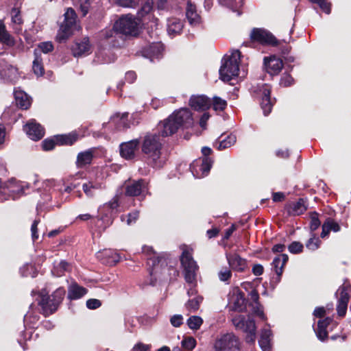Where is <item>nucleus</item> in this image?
Listing matches in <instances>:
<instances>
[{
	"instance_id": "3",
	"label": "nucleus",
	"mask_w": 351,
	"mask_h": 351,
	"mask_svg": "<svg viewBox=\"0 0 351 351\" xmlns=\"http://www.w3.org/2000/svg\"><path fill=\"white\" fill-rule=\"evenodd\" d=\"M114 29L126 36L136 37L140 33L141 21L132 14L123 15L114 23Z\"/></svg>"
},
{
	"instance_id": "43",
	"label": "nucleus",
	"mask_w": 351,
	"mask_h": 351,
	"mask_svg": "<svg viewBox=\"0 0 351 351\" xmlns=\"http://www.w3.org/2000/svg\"><path fill=\"white\" fill-rule=\"evenodd\" d=\"M189 328L191 330H199L203 324L201 317L197 315L191 316L186 321Z\"/></svg>"
},
{
	"instance_id": "61",
	"label": "nucleus",
	"mask_w": 351,
	"mask_h": 351,
	"mask_svg": "<svg viewBox=\"0 0 351 351\" xmlns=\"http://www.w3.org/2000/svg\"><path fill=\"white\" fill-rule=\"evenodd\" d=\"M151 348L150 345L145 344L141 342H138L134 345L132 351H149Z\"/></svg>"
},
{
	"instance_id": "32",
	"label": "nucleus",
	"mask_w": 351,
	"mask_h": 351,
	"mask_svg": "<svg viewBox=\"0 0 351 351\" xmlns=\"http://www.w3.org/2000/svg\"><path fill=\"white\" fill-rule=\"evenodd\" d=\"M11 20L14 31L16 34H20L22 32V24L23 21L22 19L21 12L17 8H13L11 11Z\"/></svg>"
},
{
	"instance_id": "33",
	"label": "nucleus",
	"mask_w": 351,
	"mask_h": 351,
	"mask_svg": "<svg viewBox=\"0 0 351 351\" xmlns=\"http://www.w3.org/2000/svg\"><path fill=\"white\" fill-rule=\"evenodd\" d=\"M271 332L269 329L262 330L258 343L263 351H271Z\"/></svg>"
},
{
	"instance_id": "56",
	"label": "nucleus",
	"mask_w": 351,
	"mask_h": 351,
	"mask_svg": "<svg viewBox=\"0 0 351 351\" xmlns=\"http://www.w3.org/2000/svg\"><path fill=\"white\" fill-rule=\"evenodd\" d=\"M320 226V221L317 213H313L311 217L310 228L311 232H314Z\"/></svg>"
},
{
	"instance_id": "1",
	"label": "nucleus",
	"mask_w": 351,
	"mask_h": 351,
	"mask_svg": "<svg viewBox=\"0 0 351 351\" xmlns=\"http://www.w3.org/2000/svg\"><path fill=\"white\" fill-rule=\"evenodd\" d=\"M141 149L148 164L154 168H160L163 166L166 158L162 154V143L158 135L146 134L142 141Z\"/></svg>"
},
{
	"instance_id": "11",
	"label": "nucleus",
	"mask_w": 351,
	"mask_h": 351,
	"mask_svg": "<svg viewBox=\"0 0 351 351\" xmlns=\"http://www.w3.org/2000/svg\"><path fill=\"white\" fill-rule=\"evenodd\" d=\"M170 120H173L179 128H187L193 123L192 114L188 108H181L175 111L170 115Z\"/></svg>"
},
{
	"instance_id": "14",
	"label": "nucleus",
	"mask_w": 351,
	"mask_h": 351,
	"mask_svg": "<svg viewBox=\"0 0 351 351\" xmlns=\"http://www.w3.org/2000/svg\"><path fill=\"white\" fill-rule=\"evenodd\" d=\"M0 75L9 82H15L19 77L17 68L9 64L4 60H0Z\"/></svg>"
},
{
	"instance_id": "46",
	"label": "nucleus",
	"mask_w": 351,
	"mask_h": 351,
	"mask_svg": "<svg viewBox=\"0 0 351 351\" xmlns=\"http://www.w3.org/2000/svg\"><path fill=\"white\" fill-rule=\"evenodd\" d=\"M139 217V212L138 210H134V212H132L129 213L127 215H122L121 217V219L122 221H126V223L128 225H131L134 223H135L137 220V219Z\"/></svg>"
},
{
	"instance_id": "8",
	"label": "nucleus",
	"mask_w": 351,
	"mask_h": 351,
	"mask_svg": "<svg viewBox=\"0 0 351 351\" xmlns=\"http://www.w3.org/2000/svg\"><path fill=\"white\" fill-rule=\"evenodd\" d=\"M234 326L246 333L245 341L247 343H254L256 339V325L254 319L242 315L235 316L232 319Z\"/></svg>"
},
{
	"instance_id": "30",
	"label": "nucleus",
	"mask_w": 351,
	"mask_h": 351,
	"mask_svg": "<svg viewBox=\"0 0 351 351\" xmlns=\"http://www.w3.org/2000/svg\"><path fill=\"white\" fill-rule=\"evenodd\" d=\"M87 293V289L79 286L77 283L71 284L68 289V298L70 300H77L83 297Z\"/></svg>"
},
{
	"instance_id": "35",
	"label": "nucleus",
	"mask_w": 351,
	"mask_h": 351,
	"mask_svg": "<svg viewBox=\"0 0 351 351\" xmlns=\"http://www.w3.org/2000/svg\"><path fill=\"white\" fill-rule=\"evenodd\" d=\"M287 261L288 256L285 254H280L273 260L272 265L275 272L278 276V277L282 275L284 265Z\"/></svg>"
},
{
	"instance_id": "6",
	"label": "nucleus",
	"mask_w": 351,
	"mask_h": 351,
	"mask_svg": "<svg viewBox=\"0 0 351 351\" xmlns=\"http://www.w3.org/2000/svg\"><path fill=\"white\" fill-rule=\"evenodd\" d=\"M64 295L65 290L62 287L58 288L51 295L52 298V303L51 304H49L48 300H49V296L48 295V293L46 292L45 290H42L40 293V300L38 304L40 306L43 314L47 316L55 312L59 304L62 302Z\"/></svg>"
},
{
	"instance_id": "15",
	"label": "nucleus",
	"mask_w": 351,
	"mask_h": 351,
	"mask_svg": "<svg viewBox=\"0 0 351 351\" xmlns=\"http://www.w3.org/2000/svg\"><path fill=\"white\" fill-rule=\"evenodd\" d=\"M139 146V141L137 139L123 143L120 145L121 156L126 160L133 159L136 156Z\"/></svg>"
},
{
	"instance_id": "41",
	"label": "nucleus",
	"mask_w": 351,
	"mask_h": 351,
	"mask_svg": "<svg viewBox=\"0 0 351 351\" xmlns=\"http://www.w3.org/2000/svg\"><path fill=\"white\" fill-rule=\"evenodd\" d=\"M70 265L65 261H61L54 265L53 269L51 272L53 276H61L65 271H68L70 269Z\"/></svg>"
},
{
	"instance_id": "7",
	"label": "nucleus",
	"mask_w": 351,
	"mask_h": 351,
	"mask_svg": "<svg viewBox=\"0 0 351 351\" xmlns=\"http://www.w3.org/2000/svg\"><path fill=\"white\" fill-rule=\"evenodd\" d=\"M213 350L214 351H241V342L234 334L226 333L217 337Z\"/></svg>"
},
{
	"instance_id": "10",
	"label": "nucleus",
	"mask_w": 351,
	"mask_h": 351,
	"mask_svg": "<svg viewBox=\"0 0 351 351\" xmlns=\"http://www.w3.org/2000/svg\"><path fill=\"white\" fill-rule=\"evenodd\" d=\"M250 38L252 41L258 42L262 45L276 46L278 41L269 32L261 29L254 28L250 34Z\"/></svg>"
},
{
	"instance_id": "55",
	"label": "nucleus",
	"mask_w": 351,
	"mask_h": 351,
	"mask_svg": "<svg viewBox=\"0 0 351 351\" xmlns=\"http://www.w3.org/2000/svg\"><path fill=\"white\" fill-rule=\"evenodd\" d=\"M43 148L45 151H49L54 148L56 145H58V143L56 142V140L55 138V136L53 138L51 139H45L43 141Z\"/></svg>"
},
{
	"instance_id": "38",
	"label": "nucleus",
	"mask_w": 351,
	"mask_h": 351,
	"mask_svg": "<svg viewBox=\"0 0 351 351\" xmlns=\"http://www.w3.org/2000/svg\"><path fill=\"white\" fill-rule=\"evenodd\" d=\"M34 60L33 61L32 69L37 76H42L44 74L43 59L39 54V51L34 50Z\"/></svg>"
},
{
	"instance_id": "59",
	"label": "nucleus",
	"mask_w": 351,
	"mask_h": 351,
	"mask_svg": "<svg viewBox=\"0 0 351 351\" xmlns=\"http://www.w3.org/2000/svg\"><path fill=\"white\" fill-rule=\"evenodd\" d=\"M128 116V113H124L119 118V123H118V129L119 130L127 128L129 127V125L127 123Z\"/></svg>"
},
{
	"instance_id": "44",
	"label": "nucleus",
	"mask_w": 351,
	"mask_h": 351,
	"mask_svg": "<svg viewBox=\"0 0 351 351\" xmlns=\"http://www.w3.org/2000/svg\"><path fill=\"white\" fill-rule=\"evenodd\" d=\"M321 241L317 237L314 233L312 232L311 238L306 243V247L309 250L315 251L319 247Z\"/></svg>"
},
{
	"instance_id": "9",
	"label": "nucleus",
	"mask_w": 351,
	"mask_h": 351,
	"mask_svg": "<svg viewBox=\"0 0 351 351\" xmlns=\"http://www.w3.org/2000/svg\"><path fill=\"white\" fill-rule=\"evenodd\" d=\"M253 92L255 96L261 100V106L263 110L264 115H268L271 112L273 106L270 97V86L266 84H258L257 86L253 87Z\"/></svg>"
},
{
	"instance_id": "26",
	"label": "nucleus",
	"mask_w": 351,
	"mask_h": 351,
	"mask_svg": "<svg viewBox=\"0 0 351 351\" xmlns=\"http://www.w3.org/2000/svg\"><path fill=\"white\" fill-rule=\"evenodd\" d=\"M16 106L21 109H27L31 105V98L23 90L15 89L14 92Z\"/></svg>"
},
{
	"instance_id": "58",
	"label": "nucleus",
	"mask_w": 351,
	"mask_h": 351,
	"mask_svg": "<svg viewBox=\"0 0 351 351\" xmlns=\"http://www.w3.org/2000/svg\"><path fill=\"white\" fill-rule=\"evenodd\" d=\"M171 325L174 327H180L183 323V317L181 315H174L170 319Z\"/></svg>"
},
{
	"instance_id": "28",
	"label": "nucleus",
	"mask_w": 351,
	"mask_h": 351,
	"mask_svg": "<svg viewBox=\"0 0 351 351\" xmlns=\"http://www.w3.org/2000/svg\"><path fill=\"white\" fill-rule=\"evenodd\" d=\"M90 45L89 40L87 38H84L80 42H77L72 48L73 54L74 56H80L89 53Z\"/></svg>"
},
{
	"instance_id": "60",
	"label": "nucleus",
	"mask_w": 351,
	"mask_h": 351,
	"mask_svg": "<svg viewBox=\"0 0 351 351\" xmlns=\"http://www.w3.org/2000/svg\"><path fill=\"white\" fill-rule=\"evenodd\" d=\"M101 305V302L97 299H89L86 301V306L89 309H96Z\"/></svg>"
},
{
	"instance_id": "42",
	"label": "nucleus",
	"mask_w": 351,
	"mask_h": 351,
	"mask_svg": "<svg viewBox=\"0 0 351 351\" xmlns=\"http://www.w3.org/2000/svg\"><path fill=\"white\" fill-rule=\"evenodd\" d=\"M202 300L203 298L202 296H195L193 298L189 299L185 304L186 308L191 312H195L199 309Z\"/></svg>"
},
{
	"instance_id": "64",
	"label": "nucleus",
	"mask_w": 351,
	"mask_h": 351,
	"mask_svg": "<svg viewBox=\"0 0 351 351\" xmlns=\"http://www.w3.org/2000/svg\"><path fill=\"white\" fill-rule=\"evenodd\" d=\"M293 82V77L289 75H286L282 77L280 79V84L283 86H291Z\"/></svg>"
},
{
	"instance_id": "5",
	"label": "nucleus",
	"mask_w": 351,
	"mask_h": 351,
	"mask_svg": "<svg viewBox=\"0 0 351 351\" xmlns=\"http://www.w3.org/2000/svg\"><path fill=\"white\" fill-rule=\"evenodd\" d=\"M64 16V22L56 36V39L60 43L66 40L75 30H79L80 28L77 21V14L73 8H67Z\"/></svg>"
},
{
	"instance_id": "47",
	"label": "nucleus",
	"mask_w": 351,
	"mask_h": 351,
	"mask_svg": "<svg viewBox=\"0 0 351 351\" xmlns=\"http://www.w3.org/2000/svg\"><path fill=\"white\" fill-rule=\"evenodd\" d=\"M90 0H78V9L82 12V16H85L90 8Z\"/></svg>"
},
{
	"instance_id": "19",
	"label": "nucleus",
	"mask_w": 351,
	"mask_h": 351,
	"mask_svg": "<svg viewBox=\"0 0 351 351\" xmlns=\"http://www.w3.org/2000/svg\"><path fill=\"white\" fill-rule=\"evenodd\" d=\"M186 16L189 23L193 26H197L201 23V18L197 12L196 5L191 0H187L186 6Z\"/></svg>"
},
{
	"instance_id": "21",
	"label": "nucleus",
	"mask_w": 351,
	"mask_h": 351,
	"mask_svg": "<svg viewBox=\"0 0 351 351\" xmlns=\"http://www.w3.org/2000/svg\"><path fill=\"white\" fill-rule=\"evenodd\" d=\"M103 188H104V184L102 178H98L95 180L90 179L88 182L82 185L83 191L88 197H93L95 191L102 189Z\"/></svg>"
},
{
	"instance_id": "22",
	"label": "nucleus",
	"mask_w": 351,
	"mask_h": 351,
	"mask_svg": "<svg viewBox=\"0 0 351 351\" xmlns=\"http://www.w3.org/2000/svg\"><path fill=\"white\" fill-rule=\"evenodd\" d=\"M179 128L173 120H170V116L160 123L158 125V130L162 136H168L176 133Z\"/></svg>"
},
{
	"instance_id": "20",
	"label": "nucleus",
	"mask_w": 351,
	"mask_h": 351,
	"mask_svg": "<svg viewBox=\"0 0 351 351\" xmlns=\"http://www.w3.org/2000/svg\"><path fill=\"white\" fill-rule=\"evenodd\" d=\"M189 104L194 110H205L210 106L211 102L210 99L204 95H193L189 100Z\"/></svg>"
},
{
	"instance_id": "49",
	"label": "nucleus",
	"mask_w": 351,
	"mask_h": 351,
	"mask_svg": "<svg viewBox=\"0 0 351 351\" xmlns=\"http://www.w3.org/2000/svg\"><path fill=\"white\" fill-rule=\"evenodd\" d=\"M219 3L232 10L239 8L242 5V0H219Z\"/></svg>"
},
{
	"instance_id": "50",
	"label": "nucleus",
	"mask_w": 351,
	"mask_h": 351,
	"mask_svg": "<svg viewBox=\"0 0 351 351\" xmlns=\"http://www.w3.org/2000/svg\"><path fill=\"white\" fill-rule=\"evenodd\" d=\"M53 49V46L51 42H43L38 45V48L35 50L39 51V54L41 56V52L47 53Z\"/></svg>"
},
{
	"instance_id": "16",
	"label": "nucleus",
	"mask_w": 351,
	"mask_h": 351,
	"mask_svg": "<svg viewBox=\"0 0 351 351\" xmlns=\"http://www.w3.org/2000/svg\"><path fill=\"white\" fill-rule=\"evenodd\" d=\"M125 195L128 196H138L147 191L146 182L144 180H138L128 183L125 182Z\"/></svg>"
},
{
	"instance_id": "2",
	"label": "nucleus",
	"mask_w": 351,
	"mask_h": 351,
	"mask_svg": "<svg viewBox=\"0 0 351 351\" xmlns=\"http://www.w3.org/2000/svg\"><path fill=\"white\" fill-rule=\"evenodd\" d=\"M181 265L183 267L184 280L191 288L188 290L187 293L189 297L195 295L197 291L195 289L196 285V277L199 267L194 261L191 252L188 249H184L180 257Z\"/></svg>"
},
{
	"instance_id": "51",
	"label": "nucleus",
	"mask_w": 351,
	"mask_h": 351,
	"mask_svg": "<svg viewBox=\"0 0 351 351\" xmlns=\"http://www.w3.org/2000/svg\"><path fill=\"white\" fill-rule=\"evenodd\" d=\"M323 323L322 322H318L316 330L317 337L321 341H324L328 337V332L324 328Z\"/></svg>"
},
{
	"instance_id": "25",
	"label": "nucleus",
	"mask_w": 351,
	"mask_h": 351,
	"mask_svg": "<svg viewBox=\"0 0 351 351\" xmlns=\"http://www.w3.org/2000/svg\"><path fill=\"white\" fill-rule=\"evenodd\" d=\"M265 63L271 75L278 74L283 67L282 60L276 56L269 58L268 60L265 58Z\"/></svg>"
},
{
	"instance_id": "57",
	"label": "nucleus",
	"mask_w": 351,
	"mask_h": 351,
	"mask_svg": "<svg viewBox=\"0 0 351 351\" xmlns=\"http://www.w3.org/2000/svg\"><path fill=\"white\" fill-rule=\"evenodd\" d=\"M77 176V175H76V176ZM75 178V176H71L67 179L66 182H67L68 185L65 188L64 191H66L67 193H70L73 189H75L79 185L78 182L75 183L73 182Z\"/></svg>"
},
{
	"instance_id": "12",
	"label": "nucleus",
	"mask_w": 351,
	"mask_h": 351,
	"mask_svg": "<svg viewBox=\"0 0 351 351\" xmlns=\"http://www.w3.org/2000/svg\"><path fill=\"white\" fill-rule=\"evenodd\" d=\"M212 167V161L208 158H204L194 161L190 166L193 176L202 178L208 175Z\"/></svg>"
},
{
	"instance_id": "24",
	"label": "nucleus",
	"mask_w": 351,
	"mask_h": 351,
	"mask_svg": "<svg viewBox=\"0 0 351 351\" xmlns=\"http://www.w3.org/2000/svg\"><path fill=\"white\" fill-rule=\"evenodd\" d=\"M339 291H340V296L338 299L337 311L338 315L343 317L346 313L348 304L349 302V295L344 287L340 288Z\"/></svg>"
},
{
	"instance_id": "27",
	"label": "nucleus",
	"mask_w": 351,
	"mask_h": 351,
	"mask_svg": "<svg viewBox=\"0 0 351 351\" xmlns=\"http://www.w3.org/2000/svg\"><path fill=\"white\" fill-rule=\"evenodd\" d=\"M289 215H299L302 214L307 209L306 201L301 198L298 202H292L287 206Z\"/></svg>"
},
{
	"instance_id": "18",
	"label": "nucleus",
	"mask_w": 351,
	"mask_h": 351,
	"mask_svg": "<svg viewBox=\"0 0 351 351\" xmlns=\"http://www.w3.org/2000/svg\"><path fill=\"white\" fill-rule=\"evenodd\" d=\"M24 130L28 136L34 140L38 141L42 138L45 134L44 129L34 120L28 122L24 127Z\"/></svg>"
},
{
	"instance_id": "13",
	"label": "nucleus",
	"mask_w": 351,
	"mask_h": 351,
	"mask_svg": "<svg viewBox=\"0 0 351 351\" xmlns=\"http://www.w3.org/2000/svg\"><path fill=\"white\" fill-rule=\"evenodd\" d=\"M5 188L8 190L13 199L25 193L26 189H29V184L11 178L5 184Z\"/></svg>"
},
{
	"instance_id": "52",
	"label": "nucleus",
	"mask_w": 351,
	"mask_h": 351,
	"mask_svg": "<svg viewBox=\"0 0 351 351\" xmlns=\"http://www.w3.org/2000/svg\"><path fill=\"white\" fill-rule=\"evenodd\" d=\"M232 276V271L227 267L222 268L218 273L219 279L222 282L228 281Z\"/></svg>"
},
{
	"instance_id": "36",
	"label": "nucleus",
	"mask_w": 351,
	"mask_h": 351,
	"mask_svg": "<svg viewBox=\"0 0 351 351\" xmlns=\"http://www.w3.org/2000/svg\"><path fill=\"white\" fill-rule=\"evenodd\" d=\"M0 42L12 47L15 44L13 37L8 33L2 21H0Z\"/></svg>"
},
{
	"instance_id": "53",
	"label": "nucleus",
	"mask_w": 351,
	"mask_h": 351,
	"mask_svg": "<svg viewBox=\"0 0 351 351\" xmlns=\"http://www.w3.org/2000/svg\"><path fill=\"white\" fill-rule=\"evenodd\" d=\"M313 3H317L320 8L326 14H330V3L326 1V0H309Z\"/></svg>"
},
{
	"instance_id": "40",
	"label": "nucleus",
	"mask_w": 351,
	"mask_h": 351,
	"mask_svg": "<svg viewBox=\"0 0 351 351\" xmlns=\"http://www.w3.org/2000/svg\"><path fill=\"white\" fill-rule=\"evenodd\" d=\"M245 300L242 293H234L231 298V302L234 304V309L239 311H242L245 308Z\"/></svg>"
},
{
	"instance_id": "63",
	"label": "nucleus",
	"mask_w": 351,
	"mask_h": 351,
	"mask_svg": "<svg viewBox=\"0 0 351 351\" xmlns=\"http://www.w3.org/2000/svg\"><path fill=\"white\" fill-rule=\"evenodd\" d=\"M138 2L135 0H119V5L124 8H135Z\"/></svg>"
},
{
	"instance_id": "17",
	"label": "nucleus",
	"mask_w": 351,
	"mask_h": 351,
	"mask_svg": "<svg viewBox=\"0 0 351 351\" xmlns=\"http://www.w3.org/2000/svg\"><path fill=\"white\" fill-rule=\"evenodd\" d=\"M226 258L230 268L237 272H243L247 268L245 259L237 254H226Z\"/></svg>"
},
{
	"instance_id": "29",
	"label": "nucleus",
	"mask_w": 351,
	"mask_h": 351,
	"mask_svg": "<svg viewBox=\"0 0 351 351\" xmlns=\"http://www.w3.org/2000/svg\"><path fill=\"white\" fill-rule=\"evenodd\" d=\"M97 257L99 258L106 259L104 262L108 264H115L120 261L121 258L117 252L110 249H106L101 252H99Z\"/></svg>"
},
{
	"instance_id": "31",
	"label": "nucleus",
	"mask_w": 351,
	"mask_h": 351,
	"mask_svg": "<svg viewBox=\"0 0 351 351\" xmlns=\"http://www.w3.org/2000/svg\"><path fill=\"white\" fill-rule=\"evenodd\" d=\"M93 157V152L88 149L80 152L77 156L76 165L79 168H82L87 165L90 164Z\"/></svg>"
},
{
	"instance_id": "34",
	"label": "nucleus",
	"mask_w": 351,
	"mask_h": 351,
	"mask_svg": "<svg viewBox=\"0 0 351 351\" xmlns=\"http://www.w3.org/2000/svg\"><path fill=\"white\" fill-rule=\"evenodd\" d=\"M249 295L250 300L254 302V305H253L254 313L260 317L262 319H265L266 317L262 309V306L258 303L259 295L258 291L255 289H253L250 291Z\"/></svg>"
},
{
	"instance_id": "48",
	"label": "nucleus",
	"mask_w": 351,
	"mask_h": 351,
	"mask_svg": "<svg viewBox=\"0 0 351 351\" xmlns=\"http://www.w3.org/2000/svg\"><path fill=\"white\" fill-rule=\"evenodd\" d=\"M196 345L195 339L192 337H188L184 338L182 341V346L186 350H192Z\"/></svg>"
},
{
	"instance_id": "23",
	"label": "nucleus",
	"mask_w": 351,
	"mask_h": 351,
	"mask_svg": "<svg viewBox=\"0 0 351 351\" xmlns=\"http://www.w3.org/2000/svg\"><path fill=\"white\" fill-rule=\"evenodd\" d=\"M184 25L182 20L178 18H169L167 23V29L168 34L174 37L180 34L183 29Z\"/></svg>"
},
{
	"instance_id": "54",
	"label": "nucleus",
	"mask_w": 351,
	"mask_h": 351,
	"mask_svg": "<svg viewBox=\"0 0 351 351\" xmlns=\"http://www.w3.org/2000/svg\"><path fill=\"white\" fill-rule=\"evenodd\" d=\"M303 245L298 241L292 242L288 247L289 251L292 254H298L303 250Z\"/></svg>"
},
{
	"instance_id": "39",
	"label": "nucleus",
	"mask_w": 351,
	"mask_h": 351,
	"mask_svg": "<svg viewBox=\"0 0 351 351\" xmlns=\"http://www.w3.org/2000/svg\"><path fill=\"white\" fill-rule=\"evenodd\" d=\"M236 136L232 134L228 135L224 138H223V136H221L219 138L217 149L219 150H222L228 148L233 145L236 143Z\"/></svg>"
},
{
	"instance_id": "4",
	"label": "nucleus",
	"mask_w": 351,
	"mask_h": 351,
	"mask_svg": "<svg viewBox=\"0 0 351 351\" xmlns=\"http://www.w3.org/2000/svg\"><path fill=\"white\" fill-rule=\"evenodd\" d=\"M241 52L233 50L219 69L220 78L224 82H229L237 77L239 71Z\"/></svg>"
},
{
	"instance_id": "37",
	"label": "nucleus",
	"mask_w": 351,
	"mask_h": 351,
	"mask_svg": "<svg viewBox=\"0 0 351 351\" xmlns=\"http://www.w3.org/2000/svg\"><path fill=\"white\" fill-rule=\"evenodd\" d=\"M55 138L58 145H72L77 140L78 136L75 132H71L68 134L56 135Z\"/></svg>"
},
{
	"instance_id": "45",
	"label": "nucleus",
	"mask_w": 351,
	"mask_h": 351,
	"mask_svg": "<svg viewBox=\"0 0 351 351\" xmlns=\"http://www.w3.org/2000/svg\"><path fill=\"white\" fill-rule=\"evenodd\" d=\"M212 105L215 111H223L227 106V101L221 97H214Z\"/></svg>"
},
{
	"instance_id": "62",
	"label": "nucleus",
	"mask_w": 351,
	"mask_h": 351,
	"mask_svg": "<svg viewBox=\"0 0 351 351\" xmlns=\"http://www.w3.org/2000/svg\"><path fill=\"white\" fill-rule=\"evenodd\" d=\"M163 50L162 45L160 43H154L150 46V51L154 53V56H158L159 54Z\"/></svg>"
}]
</instances>
